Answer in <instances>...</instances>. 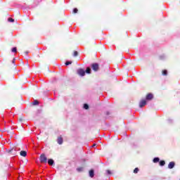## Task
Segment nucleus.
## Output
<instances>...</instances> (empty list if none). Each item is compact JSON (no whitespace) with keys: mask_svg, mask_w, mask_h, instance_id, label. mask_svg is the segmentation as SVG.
I'll return each instance as SVG.
<instances>
[{"mask_svg":"<svg viewBox=\"0 0 180 180\" xmlns=\"http://www.w3.org/2000/svg\"><path fill=\"white\" fill-rule=\"evenodd\" d=\"M91 67L95 72L99 71V64L94 63L91 65Z\"/></svg>","mask_w":180,"mask_h":180,"instance_id":"nucleus-3","label":"nucleus"},{"mask_svg":"<svg viewBox=\"0 0 180 180\" xmlns=\"http://www.w3.org/2000/svg\"><path fill=\"white\" fill-rule=\"evenodd\" d=\"M13 63H15V59L13 60Z\"/></svg>","mask_w":180,"mask_h":180,"instance_id":"nucleus-29","label":"nucleus"},{"mask_svg":"<svg viewBox=\"0 0 180 180\" xmlns=\"http://www.w3.org/2000/svg\"><path fill=\"white\" fill-rule=\"evenodd\" d=\"M8 22H15V20L13 18H8Z\"/></svg>","mask_w":180,"mask_h":180,"instance_id":"nucleus-23","label":"nucleus"},{"mask_svg":"<svg viewBox=\"0 0 180 180\" xmlns=\"http://www.w3.org/2000/svg\"><path fill=\"white\" fill-rule=\"evenodd\" d=\"M57 141H58V143H59L60 145L63 144V137L61 136L58 137Z\"/></svg>","mask_w":180,"mask_h":180,"instance_id":"nucleus-9","label":"nucleus"},{"mask_svg":"<svg viewBox=\"0 0 180 180\" xmlns=\"http://www.w3.org/2000/svg\"><path fill=\"white\" fill-rule=\"evenodd\" d=\"M86 74H91V68H87L86 69Z\"/></svg>","mask_w":180,"mask_h":180,"instance_id":"nucleus-16","label":"nucleus"},{"mask_svg":"<svg viewBox=\"0 0 180 180\" xmlns=\"http://www.w3.org/2000/svg\"><path fill=\"white\" fill-rule=\"evenodd\" d=\"M20 155H21V157H26V155H27V152H26L25 150H21L20 153Z\"/></svg>","mask_w":180,"mask_h":180,"instance_id":"nucleus-8","label":"nucleus"},{"mask_svg":"<svg viewBox=\"0 0 180 180\" xmlns=\"http://www.w3.org/2000/svg\"><path fill=\"white\" fill-rule=\"evenodd\" d=\"M154 98V96L153 95V94L149 93L146 95V101H151V99H153Z\"/></svg>","mask_w":180,"mask_h":180,"instance_id":"nucleus-6","label":"nucleus"},{"mask_svg":"<svg viewBox=\"0 0 180 180\" xmlns=\"http://www.w3.org/2000/svg\"><path fill=\"white\" fill-rule=\"evenodd\" d=\"M78 75H80V77H84L85 75V70L84 69H79L77 70Z\"/></svg>","mask_w":180,"mask_h":180,"instance_id":"nucleus-4","label":"nucleus"},{"mask_svg":"<svg viewBox=\"0 0 180 180\" xmlns=\"http://www.w3.org/2000/svg\"><path fill=\"white\" fill-rule=\"evenodd\" d=\"M77 171H78V172H82V171H84V167H78Z\"/></svg>","mask_w":180,"mask_h":180,"instance_id":"nucleus-17","label":"nucleus"},{"mask_svg":"<svg viewBox=\"0 0 180 180\" xmlns=\"http://www.w3.org/2000/svg\"><path fill=\"white\" fill-rule=\"evenodd\" d=\"M153 162H154L155 164H157V162H160V158H155L153 159Z\"/></svg>","mask_w":180,"mask_h":180,"instance_id":"nucleus-13","label":"nucleus"},{"mask_svg":"<svg viewBox=\"0 0 180 180\" xmlns=\"http://www.w3.org/2000/svg\"><path fill=\"white\" fill-rule=\"evenodd\" d=\"M28 53V52H25V54H27Z\"/></svg>","mask_w":180,"mask_h":180,"instance_id":"nucleus-30","label":"nucleus"},{"mask_svg":"<svg viewBox=\"0 0 180 180\" xmlns=\"http://www.w3.org/2000/svg\"><path fill=\"white\" fill-rule=\"evenodd\" d=\"M40 162L42 164H47V157H46V155L41 154L39 157Z\"/></svg>","mask_w":180,"mask_h":180,"instance_id":"nucleus-2","label":"nucleus"},{"mask_svg":"<svg viewBox=\"0 0 180 180\" xmlns=\"http://www.w3.org/2000/svg\"><path fill=\"white\" fill-rule=\"evenodd\" d=\"M74 57H77L78 56V51H75L73 53Z\"/></svg>","mask_w":180,"mask_h":180,"instance_id":"nucleus-22","label":"nucleus"},{"mask_svg":"<svg viewBox=\"0 0 180 180\" xmlns=\"http://www.w3.org/2000/svg\"><path fill=\"white\" fill-rule=\"evenodd\" d=\"M73 13H78V8H74Z\"/></svg>","mask_w":180,"mask_h":180,"instance_id":"nucleus-24","label":"nucleus"},{"mask_svg":"<svg viewBox=\"0 0 180 180\" xmlns=\"http://www.w3.org/2000/svg\"><path fill=\"white\" fill-rule=\"evenodd\" d=\"M106 172H107V174H108V175H110L112 174V172L109 169H108Z\"/></svg>","mask_w":180,"mask_h":180,"instance_id":"nucleus-26","label":"nucleus"},{"mask_svg":"<svg viewBox=\"0 0 180 180\" xmlns=\"http://www.w3.org/2000/svg\"><path fill=\"white\" fill-rule=\"evenodd\" d=\"M160 167H164V165H165V160H160Z\"/></svg>","mask_w":180,"mask_h":180,"instance_id":"nucleus-14","label":"nucleus"},{"mask_svg":"<svg viewBox=\"0 0 180 180\" xmlns=\"http://www.w3.org/2000/svg\"><path fill=\"white\" fill-rule=\"evenodd\" d=\"M70 64H72V62H71V61H67V62L65 63V65H70Z\"/></svg>","mask_w":180,"mask_h":180,"instance_id":"nucleus-25","label":"nucleus"},{"mask_svg":"<svg viewBox=\"0 0 180 180\" xmlns=\"http://www.w3.org/2000/svg\"><path fill=\"white\" fill-rule=\"evenodd\" d=\"M147 105V101L146 100H142L139 102V108H144Z\"/></svg>","mask_w":180,"mask_h":180,"instance_id":"nucleus-5","label":"nucleus"},{"mask_svg":"<svg viewBox=\"0 0 180 180\" xmlns=\"http://www.w3.org/2000/svg\"><path fill=\"white\" fill-rule=\"evenodd\" d=\"M48 164H49V165H53V164H54V160H53L52 159H49V160H48Z\"/></svg>","mask_w":180,"mask_h":180,"instance_id":"nucleus-12","label":"nucleus"},{"mask_svg":"<svg viewBox=\"0 0 180 180\" xmlns=\"http://www.w3.org/2000/svg\"><path fill=\"white\" fill-rule=\"evenodd\" d=\"M39 104V101L37 100H34V102L32 103V105H36Z\"/></svg>","mask_w":180,"mask_h":180,"instance_id":"nucleus-19","label":"nucleus"},{"mask_svg":"<svg viewBox=\"0 0 180 180\" xmlns=\"http://www.w3.org/2000/svg\"><path fill=\"white\" fill-rule=\"evenodd\" d=\"M174 167H175V162H170L168 165V168L169 169H172V168H174Z\"/></svg>","mask_w":180,"mask_h":180,"instance_id":"nucleus-7","label":"nucleus"},{"mask_svg":"<svg viewBox=\"0 0 180 180\" xmlns=\"http://www.w3.org/2000/svg\"><path fill=\"white\" fill-rule=\"evenodd\" d=\"M16 151H20V148L18 147L12 148L8 150V153L13 154V155H16Z\"/></svg>","mask_w":180,"mask_h":180,"instance_id":"nucleus-1","label":"nucleus"},{"mask_svg":"<svg viewBox=\"0 0 180 180\" xmlns=\"http://www.w3.org/2000/svg\"><path fill=\"white\" fill-rule=\"evenodd\" d=\"M84 109L88 110V109H89V105H88V104H84Z\"/></svg>","mask_w":180,"mask_h":180,"instance_id":"nucleus-20","label":"nucleus"},{"mask_svg":"<svg viewBox=\"0 0 180 180\" xmlns=\"http://www.w3.org/2000/svg\"><path fill=\"white\" fill-rule=\"evenodd\" d=\"M12 53H16L18 51V49H16V47H14L11 49Z\"/></svg>","mask_w":180,"mask_h":180,"instance_id":"nucleus-18","label":"nucleus"},{"mask_svg":"<svg viewBox=\"0 0 180 180\" xmlns=\"http://www.w3.org/2000/svg\"><path fill=\"white\" fill-rule=\"evenodd\" d=\"M94 176H95V174H94V169H91L89 171V176L91 178H94Z\"/></svg>","mask_w":180,"mask_h":180,"instance_id":"nucleus-10","label":"nucleus"},{"mask_svg":"<svg viewBox=\"0 0 180 180\" xmlns=\"http://www.w3.org/2000/svg\"><path fill=\"white\" fill-rule=\"evenodd\" d=\"M18 120H19V122H23V120H25V118H23V117L20 116V117L18 118Z\"/></svg>","mask_w":180,"mask_h":180,"instance_id":"nucleus-21","label":"nucleus"},{"mask_svg":"<svg viewBox=\"0 0 180 180\" xmlns=\"http://www.w3.org/2000/svg\"><path fill=\"white\" fill-rule=\"evenodd\" d=\"M162 75H164L165 77H167V75H168V70H162Z\"/></svg>","mask_w":180,"mask_h":180,"instance_id":"nucleus-11","label":"nucleus"},{"mask_svg":"<svg viewBox=\"0 0 180 180\" xmlns=\"http://www.w3.org/2000/svg\"><path fill=\"white\" fill-rule=\"evenodd\" d=\"M95 146H96V144L94 143L91 147H95Z\"/></svg>","mask_w":180,"mask_h":180,"instance_id":"nucleus-28","label":"nucleus"},{"mask_svg":"<svg viewBox=\"0 0 180 180\" xmlns=\"http://www.w3.org/2000/svg\"><path fill=\"white\" fill-rule=\"evenodd\" d=\"M139 171H140L139 169V167H136L134 169V174H138L139 173Z\"/></svg>","mask_w":180,"mask_h":180,"instance_id":"nucleus-15","label":"nucleus"},{"mask_svg":"<svg viewBox=\"0 0 180 180\" xmlns=\"http://www.w3.org/2000/svg\"><path fill=\"white\" fill-rule=\"evenodd\" d=\"M105 115H106V116H109V115H110V112L107 111V112H105Z\"/></svg>","mask_w":180,"mask_h":180,"instance_id":"nucleus-27","label":"nucleus"}]
</instances>
